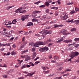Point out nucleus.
Returning <instances> with one entry per match:
<instances>
[{
    "instance_id": "1",
    "label": "nucleus",
    "mask_w": 79,
    "mask_h": 79,
    "mask_svg": "<svg viewBox=\"0 0 79 79\" xmlns=\"http://www.w3.org/2000/svg\"><path fill=\"white\" fill-rule=\"evenodd\" d=\"M70 53L71 54L69 56L70 57L72 58H73L74 57H75V56H76L79 55V52H72Z\"/></svg>"
},
{
    "instance_id": "2",
    "label": "nucleus",
    "mask_w": 79,
    "mask_h": 79,
    "mask_svg": "<svg viewBox=\"0 0 79 79\" xmlns=\"http://www.w3.org/2000/svg\"><path fill=\"white\" fill-rule=\"evenodd\" d=\"M66 13H64L63 15H64V16H62L61 15L60 16V18L61 19H62L63 20H66V19H67V18H68L69 17H68V15H66Z\"/></svg>"
},
{
    "instance_id": "3",
    "label": "nucleus",
    "mask_w": 79,
    "mask_h": 79,
    "mask_svg": "<svg viewBox=\"0 0 79 79\" xmlns=\"http://www.w3.org/2000/svg\"><path fill=\"white\" fill-rule=\"evenodd\" d=\"M29 15H23L21 16V20L24 21L25 19H27L29 18Z\"/></svg>"
},
{
    "instance_id": "4",
    "label": "nucleus",
    "mask_w": 79,
    "mask_h": 79,
    "mask_svg": "<svg viewBox=\"0 0 79 79\" xmlns=\"http://www.w3.org/2000/svg\"><path fill=\"white\" fill-rule=\"evenodd\" d=\"M45 31V32H44ZM40 34H42V37H43V39H44L45 37V35H47V33L46 31H45V30H44L39 32Z\"/></svg>"
},
{
    "instance_id": "5",
    "label": "nucleus",
    "mask_w": 79,
    "mask_h": 79,
    "mask_svg": "<svg viewBox=\"0 0 79 79\" xmlns=\"http://www.w3.org/2000/svg\"><path fill=\"white\" fill-rule=\"evenodd\" d=\"M13 32V31H10V32H8V33L6 32L7 34L4 35L5 36V37H9L10 36L9 35H10V36H11V35L12 33V32Z\"/></svg>"
},
{
    "instance_id": "6",
    "label": "nucleus",
    "mask_w": 79,
    "mask_h": 79,
    "mask_svg": "<svg viewBox=\"0 0 79 79\" xmlns=\"http://www.w3.org/2000/svg\"><path fill=\"white\" fill-rule=\"evenodd\" d=\"M65 39V37H64V36L61 39L58 38L57 39H56V40L57 41H56V43H60V42H61V41H63V40L64 39Z\"/></svg>"
},
{
    "instance_id": "7",
    "label": "nucleus",
    "mask_w": 79,
    "mask_h": 79,
    "mask_svg": "<svg viewBox=\"0 0 79 79\" xmlns=\"http://www.w3.org/2000/svg\"><path fill=\"white\" fill-rule=\"evenodd\" d=\"M40 12H41L40 11H39L37 10H35L32 13V14H33L32 16L33 17H35V16H37V15H36V14H35L36 13H40Z\"/></svg>"
},
{
    "instance_id": "8",
    "label": "nucleus",
    "mask_w": 79,
    "mask_h": 79,
    "mask_svg": "<svg viewBox=\"0 0 79 79\" xmlns=\"http://www.w3.org/2000/svg\"><path fill=\"white\" fill-rule=\"evenodd\" d=\"M72 42H73V40H67L64 41V42L65 44L70 43Z\"/></svg>"
},
{
    "instance_id": "9",
    "label": "nucleus",
    "mask_w": 79,
    "mask_h": 79,
    "mask_svg": "<svg viewBox=\"0 0 79 79\" xmlns=\"http://www.w3.org/2000/svg\"><path fill=\"white\" fill-rule=\"evenodd\" d=\"M25 57L26 58L25 59V60L26 61H28L29 60H30V58H31L30 56L27 55H25Z\"/></svg>"
},
{
    "instance_id": "10",
    "label": "nucleus",
    "mask_w": 79,
    "mask_h": 79,
    "mask_svg": "<svg viewBox=\"0 0 79 79\" xmlns=\"http://www.w3.org/2000/svg\"><path fill=\"white\" fill-rule=\"evenodd\" d=\"M27 26H33V23L32 22H29L28 23Z\"/></svg>"
},
{
    "instance_id": "11",
    "label": "nucleus",
    "mask_w": 79,
    "mask_h": 79,
    "mask_svg": "<svg viewBox=\"0 0 79 79\" xmlns=\"http://www.w3.org/2000/svg\"><path fill=\"white\" fill-rule=\"evenodd\" d=\"M24 10V8H23L22 7L19 9V12L20 13H22L23 10Z\"/></svg>"
},
{
    "instance_id": "12",
    "label": "nucleus",
    "mask_w": 79,
    "mask_h": 79,
    "mask_svg": "<svg viewBox=\"0 0 79 79\" xmlns=\"http://www.w3.org/2000/svg\"><path fill=\"white\" fill-rule=\"evenodd\" d=\"M14 6H15V5H13L10 6H9L7 7L6 8V10H8L10 9V8H13V7H14Z\"/></svg>"
},
{
    "instance_id": "13",
    "label": "nucleus",
    "mask_w": 79,
    "mask_h": 79,
    "mask_svg": "<svg viewBox=\"0 0 79 79\" xmlns=\"http://www.w3.org/2000/svg\"><path fill=\"white\" fill-rule=\"evenodd\" d=\"M32 59L33 60H34V58L35 57V56H36V52H34L32 54Z\"/></svg>"
},
{
    "instance_id": "14",
    "label": "nucleus",
    "mask_w": 79,
    "mask_h": 79,
    "mask_svg": "<svg viewBox=\"0 0 79 79\" xmlns=\"http://www.w3.org/2000/svg\"><path fill=\"white\" fill-rule=\"evenodd\" d=\"M38 45H44V43L41 41L37 42Z\"/></svg>"
},
{
    "instance_id": "15",
    "label": "nucleus",
    "mask_w": 79,
    "mask_h": 79,
    "mask_svg": "<svg viewBox=\"0 0 79 79\" xmlns=\"http://www.w3.org/2000/svg\"><path fill=\"white\" fill-rule=\"evenodd\" d=\"M45 31L47 33V34H52V31L50 30L49 31H48V30H45Z\"/></svg>"
},
{
    "instance_id": "16",
    "label": "nucleus",
    "mask_w": 79,
    "mask_h": 79,
    "mask_svg": "<svg viewBox=\"0 0 79 79\" xmlns=\"http://www.w3.org/2000/svg\"><path fill=\"white\" fill-rule=\"evenodd\" d=\"M73 23H75V24L77 25H78L79 24V20H75L73 22Z\"/></svg>"
},
{
    "instance_id": "17",
    "label": "nucleus",
    "mask_w": 79,
    "mask_h": 79,
    "mask_svg": "<svg viewBox=\"0 0 79 79\" xmlns=\"http://www.w3.org/2000/svg\"><path fill=\"white\" fill-rule=\"evenodd\" d=\"M5 25H6V26H8V25H9V24L10 25V24H11L12 23H9V22H5Z\"/></svg>"
},
{
    "instance_id": "18",
    "label": "nucleus",
    "mask_w": 79,
    "mask_h": 79,
    "mask_svg": "<svg viewBox=\"0 0 79 79\" xmlns=\"http://www.w3.org/2000/svg\"><path fill=\"white\" fill-rule=\"evenodd\" d=\"M67 31L65 29H63L61 30L60 32V33H63V32H66Z\"/></svg>"
},
{
    "instance_id": "19",
    "label": "nucleus",
    "mask_w": 79,
    "mask_h": 79,
    "mask_svg": "<svg viewBox=\"0 0 79 79\" xmlns=\"http://www.w3.org/2000/svg\"><path fill=\"white\" fill-rule=\"evenodd\" d=\"M34 47H39V44H37V42L34 44Z\"/></svg>"
},
{
    "instance_id": "20",
    "label": "nucleus",
    "mask_w": 79,
    "mask_h": 79,
    "mask_svg": "<svg viewBox=\"0 0 79 79\" xmlns=\"http://www.w3.org/2000/svg\"><path fill=\"white\" fill-rule=\"evenodd\" d=\"M44 51H45V50H46V51H47L48 50V48L47 47H45L43 48Z\"/></svg>"
},
{
    "instance_id": "21",
    "label": "nucleus",
    "mask_w": 79,
    "mask_h": 79,
    "mask_svg": "<svg viewBox=\"0 0 79 79\" xmlns=\"http://www.w3.org/2000/svg\"><path fill=\"white\" fill-rule=\"evenodd\" d=\"M54 59L56 60H58L59 59L58 57L56 56H55L54 57Z\"/></svg>"
},
{
    "instance_id": "22",
    "label": "nucleus",
    "mask_w": 79,
    "mask_h": 79,
    "mask_svg": "<svg viewBox=\"0 0 79 79\" xmlns=\"http://www.w3.org/2000/svg\"><path fill=\"white\" fill-rule=\"evenodd\" d=\"M16 22H17V21L16 20V19H14L12 22V24H16Z\"/></svg>"
},
{
    "instance_id": "23",
    "label": "nucleus",
    "mask_w": 79,
    "mask_h": 79,
    "mask_svg": "<svg viewBox=\"0 0 79 79\" xmlns=\"http://www.w3.org/2000/svg\"><path fill=\"white\" fill-rule=\"evenodd\" d=\"M28 74H29V75H30V76H32L33 74H35V72L31 73H29Z\"/></svg>"
},
{
    "instance_id": "24",
    "label": "nucleus",
    "mask_w": 79,
    "mask_h": 79,
    "mask_svg": "<svg viewBox=\"0 0 79 79\" xmlns=\"http://www.w3.org/2000/svg\"><path fill=\"white\" fill-rule=\"evenodd\" d=\"M2 76L3 77H4V78H7L8 77V76L7 75H2Z\"/></svg>"
},
{
    "instance_id": "25",
    "label": "nucleus",
    "mask_w": 79,
    "mask_h": 79,
    "mask_svg": "<svg viewBox=\"0 0 79 79\" xmlns=\"http://www.w3.org/2000/svg\"><path fill=\"white\" fill-rule=\"evenodd\" d=\"M71 59H72V58H70L69 59H66L64 61H71Z\"/></svg>"
},
{
    "instance_id": "26",
    "label": "nucleus",
    "mask_w": 79,
    "mask_h": 79,
    "mask_svg": "<svg viewBox=\"0 0 79 79\" xmlns=\"http://www.w3.org/2000/svg\"><path fill=\"white\" fill-rule=\"evenodd\" d=\"M29 45H31V46H32L33 47V46H34V43L33 42L30 43L29 44Z\"/></svg>"
},
{
    "instance_id": "27",
    "label": "nucleus",
    "mask_w": 79,
    "mask_h": 79,
    "mask_svg": "<svg viewBox=\"0 0 79 79\" xmlns=\"http://www.w3.org/2000/svg\"><path fill=\"white\" fill-rule=\"evenodd\" d=\"M63 69V67H60L57 69L58 71H61Z\"/></svg>"
},
{
    "instance_id": "28",
    "label": "nucleus",
    "mask_w": 79,
    "mask_h": 79,
    "mask_svg": "<svg viewBox=\"0 0 79 79\" xmlns=\"http://www.w3.org/2000/svg\"><path fill=\"white\" fill-rule=\"evenodd\" d=\"M40 52H45L44 50V48H40L39 49Z\"/></svg>"
},
{
    "instance_id": "29",
    "label": "nucleus",
    "mask_w": 79,
    "mask_h": 79,
    "mask_svg": "<svg viewBox=\"0 0 79 79\" xmlns=\"http://www.w3.org/2000/svg\"><path fill=\"white\" fill-rule=\"evenodd\" d=\"M45 5H46V6H49V5H50V4L47 2H45Z\"/></svg>"
},
{
    "instance_id": "30",
    "label": "nucleus",
    "mask_w": 79,
    "mask_h": 79,
    "mask_svg": "<svg viewBox=\"0 0 79 79\" xmlns=\"http://www.w3.org/2000/svg\"><path fill=\"white\" fill-rule=\"evenodd\" d=\"M14 71H15L14 69H11L9 70V73H13Z\"/></svg>"
},
{
    "instance_id": "31",
    "label": "nucleus",
    "mask_w": 79,
    "mask_h": 79,
    "mask_svg": "<svg viewBox=\"0 0 79 79\" xmlns=\"http://www.w3.org/2000/svg\"><path fill=\"white\" fill-rule=\"evenodd\" d=\"M76 28H73L72 29H71L70 31H72V32H73L74 31H76Z\"/></svg>"
},
{
    "instance_id": "32",
    "label": "nucleus",
    "mask_w": 79,
    "mask_h": 79,
    "mask_svg": "<svg viewBox=\"0 0 79 79\" xmlns=\"http://www.w3.org/2000/svg\"><path fill=\"white\" fill-rule=\"evenodd\" d=\"M11 54L12 55H16V52L13 51L11 53Z\"/></svg>"
},
{
    "instance_id": "33",
    "label": "nucleus",
    "mask_w": 79,
    "mask_h": 79,
    "mask_svg": "<svg viewBox=\"0 0 79 79\" xmlns=\"http://www.w3.org/2000/svg\"><path fill=\"white\" fill-rule=\"evenodd\" d=\"M45 11L46 13H49V10H48V9H46L45 10Z\"/></svg>"
},
{
    "instance_id": "34",
    "label": "nucleus",
    "mask_w": 79,
    "mask_h": 79,
    "mask_svg": "<svg viewBox=\"0 0 79 79\" xmlns=\"http://www.w3.org/2000/svg\"><path fill=\"white\" fill-rule=\"evenodd\" d=\"M24 47V44H21V46H20V48H23V47Z\"/></svg>"
},
{
    "instance_id": "35",
    "label": "nucleus",
    "mask_w": 79,
    "mask_h": 79,
    "mask_svg": "<svg viewBox=\"0 0 79 79\" xmlns=\"http://www.w3.org/2000/svg\"><path fill=\"white\" fill-rule=\"evenodd\" d=\"M51 9H56V10L58 9V7H51Z\"/></svg>"
},
{
    "instance_id": "36",
    "label": "nucleus",
    "mask_w": 79,
    "mask_h": 79,
    "mask_svg": "<svg viewBox=\"0 0 79 79\" xmlns=\"http://www.w3.org/2000/svg\"><path fill=\"white\" fill-rule=\"evenodd\" d=\"M75 44H76V43H73V44H68V46H71V45H74Z\"/></svg>"
},
{
    "instance_id": "37",
    "label": "nucleus",
    "mask_w": 79,
    "mask_h": 79,
    "mask_svg": "<svg viewBox=\"0 0 79 79\" xmlns=\"http://www.w3.org/2000/svg\"><path fill=\"white\" fill-rule=\"evenodd\" d=\"M55 75V74L54 73H52L51 74H50L48 76V77H52V76H54Z\"/></svg>"
},
{
    "instance_id": "38",
    "label": "nucleus",
    "mask_w": 79,
    "mask_h": 79,
    "mask_svg": "<svg viewBox=\"0 0 79 79\" xmlns=\"http://www.w3.org/2000/svg\"><path fill=\"white\" fill-rule=\"evenodd\" d=\"M31 50L32 52H35V48H32Z\"/></svg>"
},
{
    "instance_id": "39",
    "label": "nucleus",
    "mask_w": 79,
    "mask_h": 79,
    "mask_svg": "<svg viewBox=\"0 0 79 79\" xmlns=\"http://www.w3.org/2000/svg\"><path fill=\"white\" fill-rule=\"evenodd\" d=\"M75 41H79V38H77L74 39Z\"/></svg>"
},
{
    "instance_id": "40",
    "label": "nucleus",
    "mask_w": 79,
    "mask_h": 79,
    "mask_svg": "<svg viewBox=\"0 0 79 79\" xmlns=\"http://www.w3.org/2000/svg\"><path fill=\"white\" fill-rule=\"evenodd\" d=\"M73 2H68L66 4V5H73Z\"/></svg>"
},
{
    "instance_id": "41",
    "label": "nucleus",
    "mask_w": 79,
    "mask_h": 79,
    "mask_svg": "<svg viewBox=\"0 0 79 79\" xmlns=\"http://www.w3.org/2000/svg\"><path fill=\"white\" fill-rule=\"evenodd\" d=\"M25 68H26V65H23L21 68V69H24Z\"/></svg>"
},
{
    "instance_id": "42",
    "label": "nucleus",
    "mask_w": 79,
    "mask_h": 79,
    "mask_svg": "<svg viewBox=\"0 0 79 79\" xmlns=\"http://www.w3.org/2000/svg\"><path fill=\"white\" fill-rule=\"evenodd\" d=\"M2 67L7 68V66H6V64H4L3 66H2Z\"/></svg>"
},
{
    "instance_id": "43",
    "label": "nucleus",
    "mask_w": 79,
    "mask_h": 79,
    "mask_svg": "<svg viewBox=\"0 0 79 79\" xmlns=\"http://www.w3.org/2000/svg\"><path fill=\"white\" fill-rule=\"evenodd\" d=\"M45 6L44 5H42L40 6V8H45Z\"/></svg>"
},
{
    "instance_id": "44",
    "label": "nucleus",
    "mask_w": 79,
    "mask_h": 79,
    "mask_svg": "<svg viewBox=\"0 0 79 79\" xmlns=\"http://www.w3.org/2000/svg\"><path fill=\"white\" fill-rule=\"evenodd\" d=\"M40 2H40V1H38L36 2H35L34 4H35L36 5H39V3H40Z\"/></svg>"
},
{
    "instance_id": "45",
    "label": "nucleus",
    "mask_w": 79,
    "mask_h": 79,
    "mask_svg": "<svg viewBox=\"0 0 79 79\" xmlns=\"http://www.w3.org/2000/svg\"><path fill=\"white\" fill-rule=\"evenodd\" d=\"M73 21H74V19H71L70 20H69V21H68V23H71V22H73V23H74V22H73Z\"/></svg>"
},
{
    "instance_id": "46",
    "label": "nucleus",
    "mask_w": 79,
    "mask_h": 79,
    "mask_svg": "<svg viewBox=\"0 0 79 79\" xmlns=\"http://www.w3.org/2000/svg\"><path fill=\"white\" fill-rule=\"evenodd\" d=\"M66 73V71L61 72L60 73V74H64V73Z\"/></svg>"
},
{
    "instance_id": "47",
    "label": "nucleus",
    "mask_w": 79,
    "mask_h": 79,
    "mask_svg": "<svg viewBox=\"0 0 79 79\" xmlns=\"http://www.w3.org/2000/svg\"><path fill=\"white\" fill-rule=\"evenodd\" d=\"M72 71V70L71 69H65L66 72V71Z\"/></svg>"
},
{
    "instance_id": "48",
    "label": "nucleus",
    "mask_w": 79,
    "mask_h": 79,
    "mask_svg": "<svg viewBox=\"0 0 79 79\" xmlns=\"http://www.w3.org/2000/svg\"><path fill=\"white\" fill-rule=\"evenodd\" d=\"M74 13H75V11H74V10H73L70 12V13L71 15H73V14Z\"/></svg>"
},
{
    "instance_id": "49",
    "label": "nucleus",
    "mask_w": 79,
    "mask_h": 79,
    "mask_svg": "<svg viewBox=\"0 0 79 79\" xmlns=\"http://www.w3.org/2000/svg\"><path fill=\"white\" fill-rule=\"evenodd\" d=\"M75 11H79V9L77 7H76L75 8Z\"/></svg>"
},
{
    "instance_id": "50",
    "label": "nucleus",
    "mask_w": 79,
    "mask_h": 79,
    "mask_svg": "<svg viewBox=\"0 0 79 79\" xmlns=\"http://www.w3.org/2000/svg\"><path fill=\"white\" fill-rule=\"evenodd\" d=\"M6 27H7V28H8L9 29H10L11 27V26H6Z\"/></svg>"
},
{
    "instance_id": "51",
    "label": "nucleus",
    "mask_w": 79,
    "mask_h": 79,
    "mask_svg": "<svg viewBox=\"0 0 79 79\" xmlns=\"http://www.w3.org/2000/svg\"><path fill=\"white\" fill-rule=\"evenodd\" d=\"M28 52V51H27V50H26L24 51H23L22 52V53H26V52Z\"/></svg>"
},
{
    "instance_id": "52",
    "label": "nucleus",
    "mask_w": 79,
    "mask_h": 79,
    "mask_svg": "<svg viewBox=\"0 0 79 79\" xmlns=\"http://www.w3.org/2000/svg\"><path fill=\"white\" fill-rule=\"evenodd\" d=\"M68 75H69V73H67L66 74L63 75L62 76H68Z\"/></svg>"
},
{
    "instance_id": "53",
    "label": "nucleus",
    "mask_w": 79,
    "mask_h": 79,
    "mask_svg": "<svg viewBox=\"0 0 79 79\" xmlns=\"http://www.w3.org/2000/svg\"><path fill=\"white\" fill-rule=\"evenodd\" d=\"M40 63V62L39 61H36L35 62V64H38V63Z\"/></svg>"
},
{
    "instance_id": "54",
    "label": "nucleus",
    "mask_w": 79,
    "mask_h": 79,
    "mask_svg": "<svg viewBox=\"0 0 79 79\" xmlns=\"http://www.w3.org/2000/svg\"><path fill=\"white\" fill-rule=\"evenodd\" d=\"M15 12L16 13H18L19 12V9H17V10L15 11Z\"/></svg>"
},
{
    "instance_id": "55",
    "label": "nucleus",
    "mask_w": 79,
    "mask_h": 79,
    "mask_svg": "<svg viewBox=\"0 0 79 79\" xmlns=\"http://www.w3.org/2000/svg\"><path fill=\"white\" fill-rule=\"evenodd\" d=\"M28 34H29V33L28 32H25L24 33V35H27Z\"/></svg>"
},
{
    "instance_id": "56",
    "label": "nucleus",
    "mask_w": 79,
    "mask_h": 79,
    "mask_svg": "<svg viewBox=\"0 0 79 79\" xmlns=\"http://www.w3.org/2000/svg\"><path fill=\"white\" fill-rule=\"evenodd\" d=\"M10 52H8L6 54V56H8V55H10Z\"/></svg>"
},
{
    "instance_id": "57",
    "label": "nucleus",
    "mask_w": 79,
    "mask_h": 79,
    "mask_svg": "<svg viewBox=\"0 0 79 79\" xmlns=\"http://www.w3.org/2000/svg\"><path fill=\"white\" fill-rule=\"evenodd\" d=\"M58 1H56V2L58 3V4L59 5H60V0H58Z\"/></svg>"
},
{
    "instance_id": "58",
    "label": "nucleus",
    "mask_w": 79,
    "mask_h": 79,
    "mask_svg": "<svg viewBox=\"0 0 79 79\" xmlns=\"http://www.w3.org/2000/svg\"><path fill=\"white\" fill-rule=\"evenodd\" d=\"M24 39H25V38L24 37H23L22 38V41L23 42H24Z\"/></svg>"
},
{
    "instance_id": "59",
    "label": "nucleus",
    "mask_w": 79,
    "mask_h": 79,
    "mask_svg": "<svg viewBox=\"0 0 79 79\" xmlns=\"http://www.w3.org/2000/svg\"><path fill=\"white\" fill-rule=\"evenodd\" d=\"M41 68L42 69H44V70H45L46 69V68H45V67L43 66H42Z\"/></svg>"
},
{
    "instance_id": "60",
    "label": "nucleus",
    "mask_w": 79,
    "mask_h": 79,
    "mask_svg": "<svg viewBox=\"0 0 79 79\" xmlns=\"http://www.w3.org/2000/svg\"><path fill=\"white\" fill-rule=\"evenodd\" d=\"M54 26L55 27V28H56V27H58V25H57V24H55L54 25Z\"/></svg>"
},
{
    "instance_id": "61",
    "label": "nucleus",
    "mask_w": 79,
    "mask_h": 79,
    "mask_svg": "<svg viewBox=\"0 0 79 79\" xmlns=\"http://www.w3.org/2000/svg\"><path fill=\"white\" fill-rule=\"evenodd\" d=\"M78 46H79V44H75L74 45V47L76 48L78 47Z\"/></svg>"
},
{
    "instance_id": "62",
    "label": "nucleus",
    "mask_w": 79,
    "mask_h": 79,
    "mask_svg": "<svg viewBox=\"0 0 79 79\" xmlns=\"http://www.w3.org/2000/svg\"><path fill=\"white\" fill-rule=\"evenodd\" d=\"M6 44H2V47H4V46H6Z\"/></svg>"
},
{
    "instance_id": "63",
    "label": "nucleus",
    "mask_w": 79,
    "mask_h": 79,
    "mask_svg": "<svg viewBox=\"0 0 79 79\" xmlns=\"http://www.w3.org/2000/svg\"><path fill=\"white\" fill-rule=\"evenodd\" d=\"M6 32H4L3 31V34L2 35H5V34H6Z\"/></svg>"
},
{
    "instance_id": "64",
    "label": "nucleus",
    "mask_w": 79,
    "mask_h": 79,
    "mask_svg": "<svg viewBox=\"0 0 79 79\" xmlns=\"http://www.w3.org/2000/svg\"><path fill=\"white\" fill-rule=\"evenodd\" d=\"M26 10H22V13H26Z\"/></svg>"
}]
</instances>
